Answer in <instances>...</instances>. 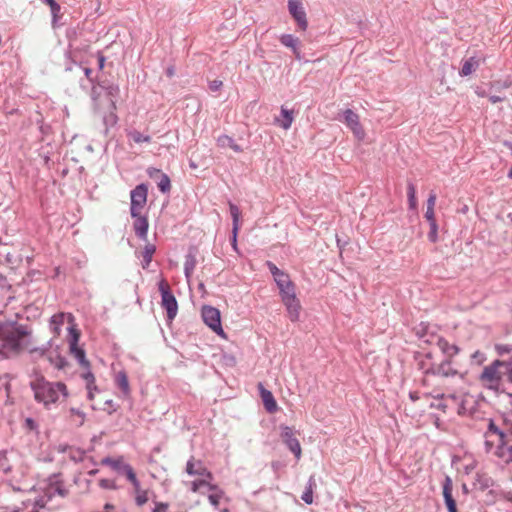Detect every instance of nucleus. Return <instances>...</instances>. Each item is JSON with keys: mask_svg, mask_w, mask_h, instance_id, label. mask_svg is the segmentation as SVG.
Segmentation results:
<instances>
[{"mask_svg": "<svg viewBox=\"0 0 512 512\" xmlns=\"http://www.w3.org/2000/svg\"><path fill=\"white\" fill-rule=\"evenodd\" d=\"M49 361L57 369H63L66 366V364H67L66 360L63 357L59 356V355H56L55 358L52 355H50L49 356Z\"/></svg>", "mask_w": 512, "mask_h": 512, "instance_id": "a19ab883", "label": "nucleus"}, {"mask_svg": "<svg viewBox=\"0 0 512 512\" xmlns=\"http://www.w3.org/2000/svg\"><path fill=\"white\" fill-rule=\"evenodd\" d=\"M87 390H88V398H89L90 400H92V399H93V397H94V391H96V390H97L96 385H92V387H87Z\"/></svg>", "mask_w": 512, "mask_h": 512, "instance_id": "13d9d810", "label": "nucleus"}, {"mask_svg": "<svg viewBox=\"0 0 512 512\" xmlns=\"http://www.w3.org/2000/svg\"><path fill=\"white\" fill-rule=\"evenodd\" d=\"M168 505L166 503H156L153 512H166Z\"/></svg>", "mask_w": 512, "mask_h": 512, "instance_id": "603ef678", "label": "nucleus"}, {"mask_svg": "<svg viewBox=\"0 0 512 512\" xmlns=\"http://www.w3.org/2000/svg\"><path fill=\"white\" fill-rule=\"evenodd\" d=\"M135 219L134 221V230L137 236H139L142 239H145L147 237V231H148V221L146 217L142 216L141 213L133 217Z\"/></svg>", "mask_w": 512, "mask_h": 512, "instance_id": "aec40b11", "label": "nucleus"}, {"mask_svg": "<svg viewBox=\"0 0 512 512\" xmlns=\"http://www.w3.org/2000/svg\"><path fill=\"white\" fill-rule=\"evenodd\" d=\"M428 237H429V239L432 242L436 241V239H437V227L435 229L431 227V231H430Z\"/></svg>", "mask_w": 512, "mask_h": 512, "instance_id": "4d7b16f0", "label": "nucleus"}, {"mask_svg": "<svg viewBox=\"0 0 512 512\" xmlns=\"http://www.w3.org/2000/svg\"><path fill=\"white\" fill-rule=\"evenodd\" d=\"M0 289L1 290H10L11 289V285L9 284L6 277L2 273H0Z\"/></svg>", "mask_w": 512, "mask_h": 512, "instance_id": "3c124183", "label": "nucleus"}, {"mask_svg": "<svg viewBox=\"0 0 512 512\" xmlns=\"http://www.w3.org/2000/svg\"><path fill=\"white\" fill-rule=\"evenodd\" d=\"M503 369L504 376L507 381L512 384V357L509 360H504Z\"/></svg>", "mask_w": 512, "mask_h": 512, "instance_id": "4c0bfd02", "label": "nucleus"}, {"mask_svg": "<svg viewBox=\"0 0 512 512\" xmlns=\"http://www.w3.org/2000/svg\"><path fill=\"white\" fill-rule=\"evenodd\" d=\"M74 317L71 314H65V313H59L55 314L51 317L50 320V329L53 331L55 335H59L61 331V326L67 322L69 324L68 331H69V347L70 352L75 356V358L78 360L79 364L85 368L89 367V362L87 361L85 357V352L83 349L78 347V341L80 337V333L75 328V325L73 323Z\"/></svg>", "mask_w": 512, "mask_h": 512, "instance_id": "7ed1b4c3", "label": "nucleus"}, {"mask_svg": "<svg viewBox=\"0 0 512 512\" xmlns=\"http://www.w3.org/2000/svg\"><path fill=\"white\" fill-rule=\"evenodd\" d=\"M343 121L349 127L354 136L362 140L365 136V132L359 122V117L356 113H354L352 110L347 109L343 112Z\"/></svg>", "mask_w": 512, "mask_h": 512, "instance_id": "f8f14e48", "label": "nucleus"}, {"mask_svg": "<svg viewBox=\"0 0 512 512\" xmlns=\"http://www.w3.org/2000/svg\"><path fill=\"white\" fill-rule=\"evenodd\" d=\"M71 458L73 460H80L82 458V453L80 451H71Z\"/></svg>", "mask_w": 512, "mask_h": 512, "instance_id": "bf43d9fd", "label": "nucleus"}, {"mask_svg": "<svg viewBox=\"0 0 512 512\" xmlns=\"http://www.w3.org/2000/svg\"><path fill=\"white\" fill-rule=\"evenodd\" d=\"M443 497L445 500L446 506L452 505L455 503V500L452 496V480L450 477H446L443 483Z\"/></svg>", "mask_w": 512, "mask_h": 512, "instance_id": "cd10ccee", "label": "nucleus"}, {"mask_svg": "<svg viewBox=\"0 0 512 512\" xmlns=\"http://www.w3.org/2000/svg\"><path fill=\"white\" fill-rule=\"evenodd\" d=\"M503 364L504 360L496 359L491 364L483 368L482 372L478 377V380L482 387L494 393H499L503 391Z\"/></svg>", "mask_w": 512, "mask_h": 512, "instance_id": "39448f33", "label": "nucleus"}, {"mask_svg": "<svg viewBox=\"0 0 512 512\" xmlns=\"http://www.w3.org/2000/svg\"><path fill=\"white\" fill-rule=\"evenodd\" d=\"M494 455L505 464H512V442L506 440L497 444Z\"/></svg>", "mask_w": 512, "mask_h": 512, "instance_id": "dca6fc26", "label": "nucleus"}, {"mask_svg": "<svg viewBox=\"0 0 512 512\" xmlns=\"http://www.w3.org/2000/svg\"><path fill=\"white\" fill-rule=\"evenodd\" d=\"M280 42L288 47V48H291L295 57L297 59H300L301 58V54H300V51H299V48H298V44H299V40L297 38H295L293 35L291 34H283L281 37H280Z\"/></svg>", "mask_w": 512, "mask_h": 512, "instance_id": "412c9836", "label": "nucleus"}, {"mask_svg": "<svg viewBox=\"0 0 512 512\" xmlns=\"http://www.w3.org/2000/svg\"><path fill=\"white\" fill-rule=\"evenodd\" d=\"M281 439L287 445L288 449L295 455L297 459L301 457V446L295 432L288 426L281 427Z\"/></svg>", "mask_w": 512, "mask_h": 512, "instance_id": "9d476101", "label": "nucleus"}, {"mask_svg": "<svg viewBox=\"0 0 512 512\" xmlns=\"http://www.w3.org/2000/svg\"><path fill=\"white\" fill-rule=\"evenodd\" d=\"M36 401L43 403L46 408L66 398L67 388L62 382H48L42 376H37L30 382Z\"/></svg>", "mask_w": 512, "mask_h": 512, "instance_id": "f03ea898", "label": "nucleus"}, {"mask_svg": "<svg viewBox=\"0 0 512 512\" xmlns=\"http://www.w3.org/2000/svg\"><path fill=\"white\" fill-rule=\"evenodd\" d=\"M185 471L188 475L195 478L194 480L184 482L194 493L204 494L203 487L210 485V482L214 479L212 473L205 467L203 462L193 457L187 461Z\"/></svg>", "mask_w": 512, "mask_h": 512, "instance_id": "20e7f679", "label": "nucleus"}, {"mask_svg": "<svg viewBox=\"0 0 512 512\" xmlns=\"http://www.w3.org/2000/svg\"><path fill=\"white\" fill-rule=\"evenodd\" d=\"M47 503V500L43 498L37 499L35 501H27L22 503V512H39V508H43Z\"/></svg>", "mask_w": 512, "mask_h": 512, "instance_id": "a878e982", "label": "nucleus"}, {"mask_svg": "<svg viewBox=\"0 0 512 512\" xmlns=\"http://www.w3.org/2000/svg\"><path fill=\"white\" fill-rule=\"evenodd\" d=\"M98 63H99V67L103 68L104 67V63H105V58L103 56H99L98 57Z\"/></svg>", "mask_w": 512, "mask_h": 512, "instance_id": "69168bd1", "label": "nucleus"}, {"mask_svg": "<svg viewBox=\"0 0 512 512\" xmlns=\"http://www.w3.org/2000/svg\"><path fill=\"white\" fill-rule=\"evenodd\" d=\"M279 288L281 298H285L295 294V286L290 280L288 274L280 275L274 280Z\"/></svg>", "mask_w": 512, "mask_h": 512, "instance_id": "f3484780", "label": "nucleus"}, {"mask_svg": "<svg viewBox=\"0 0 512 512\" xmlns=\"http://www.w3.org/2000/svg\"><path fill=\"white\" fill-rule=\"evenodd\" d=\"M84 72H85V75L89 78L90 77V74L92 73L91 69L89 68H84Z\"/></svg>", "mask_w": 512, "mask_h": 512, "instance_id": "774afa93", "label": "nucleus"}, {"mask_svg": "<svg viewBox=\"0 0 512 512\" xmlns=\"http://www.w3.org/2000/svg\"><path fill=\"white\" fill-rule=\"evenodd\" d=\"M489 100H490V102H492L493 104H495V103H498V102L503 101V98H502V97H500V96H495V95H493V96H490V97H489Z\"/></svg>", "mask_w": 512, "mask_h": 512, "instance_id": "052dcab7", "label": "nucleus"}, {"mask_svg": "<svg viewBox=\"0 0 512 512\" xmlns=\"http://www.w3.org/2000/svg\"><path fill=\"white\" fill-rule=\"evenodd\" d=\"M217 145L221 148H231L235 152L239 153L242 151V148L235 143V141L227 135H221L217 138Z\"/></svg>", "mask_w": 512, "mask_h": 512, "instance_id": "393cba45", "label": "nucleus"}, {"mask_svg": "<svg viewBox=\"0 0 512 512\" xmlns=\"http://www.w3.org/2000/svg\"><path fill=\"white\" fill-rule=\"evenodd\" d=\"M267 267L269 268L271 274L273 275L274 280L279 278L280 275H284L285 274V272L280 270L274 263H272L270 261L267 262Z\"/></svg>", "mask_w": 512, "mask_h": 512, "instance_id": "37998d69", "label": "nucleus"}, {"mask_svg": "<svg viewBox=\"0 0 512 512\" xmlns=\"http://www.w3.org/2000/svg\"><path fill=\"white\" fill-rule=\"evenodd\" d=\"M44 3L49 5L50 9L57 3L55 0H42Z\"/></svg>", "mask_w": 512, "mask_h": 512, "instance_id": "0e129e2a", "label": "nucleus"}, {"mask_svg": "<svg viewBox=\"0 0 512 512\" xmlns=\"http://www.w3.org/2000/svg\"><path fill=\"white\" fill-rule=\"evenodd\" d=\"M492 436L497 437V444H500L502 442H505V435L503 432H501L493 422L489 423L488 431L485 434L486 440H485V448L487 452H490L492 448L494 447V442L490 440L489 438Z\"/></svg>", "mask_w": 512, "mask_h": 512, "instance_id": "a211bd4d", "label": "nucleus"}, {"mask_svg": "<svg viewBox=\"0 0 512 512\" xmlns=\"http://www.w3.org/2000/svg\"><path fill=\"white\" fill-rule=\"evenodd\" d=\"M456 397L455 395H441L440 397H434L433 400L430 403L431 408L440 409L445 411L448 407L449 401H455Z\"/></svg>", "mask_w": 512, "mask_h": 512, "instance_id": "5701e85b", "label": "nucleus"}, {"mask_svg": "<svg viewBox=\"0 0 512 512\" xmlns=\"http://www.w3.org/2000/svg\"><path fill=\"white\" fill-rule=\"evenodd\" d=\"M83 378L86 381V387H92V385H95V377L90 371L84 373Z\"/></svg>", "mask_w": 512, "mask_h": 512, "instance_id": "09e8293b", "label": "nucleus"}, {"mask_svg": "<svg viewBox=\"0 0 512 512\" xmlns=\"http://www.w3.org/2000/svg\"><path fill=\"white\" fill-rule=\"evenodd\" d=\"M158 173H160V171L157 170V169H154V168H151V169L148 170V174H149L150 177H154V175H156Z\"/></svg>", "mask_w": 512, "mask_h": 512, "instance_id": "680f3d73", "label": "nucleus"}, {"mask_svg": "<svg viewBox=\"0 0 512 512\" xmlns=\"http://www.w3.org/2000/svg\"><path fill=\"white\" fill-rule=\"evenodd\" d=\"M313 485H315V481L313 479V477H310L309 479V483H308V487L306 489V491L303 493L302 495V500L307 503V504H311L313 502V491H312V487Z\"/></svg>", "mask_w": 512, "mask_h": 512, "instance_id": "c9c22d12", "label": "nucleus"}, {"mask_svg": "<svg viewBox=\"0 0 512 512\" xmlns=\"http://www.w3.org/2000/svg\"><path fill=\"white\" fill-rule=\"evenodd\" d=\"M281 115L283 116V119H277L276 121L283 129L288 130L291 127L294 119L293 112L286 108H282Z\"/></svg>", "mask_w": 512, "mask_h": 512, "instance_id": "c756f323", "label": "nucleus"}, {"mask_svg": "<svg viewBox=\"0 0 512 512\" xmlns=\"http://www.w3.org/2000/svg\"><path fill=\"white\" fill-rule=\"evenodd\" d=\"M237 234L238 232H235V230L232 229V247L235 251H237Z\"/></svg>", "mask_w": 512, "mask_h": 512, "instance_id": "6e6d98bb", "label": "nucleus"}, {"mask_svg": "<svg viewBox=\"0 0 512 512\" xmlns=\"http://www.w3.org/2000/svg\"><path fill=\"white\" fill-rule=\"evenodd\" d=\"M282 301L287 309L290 320L297 321L300 316L301 306L296 294L282 298Z\"/></svg>", "mask_w": 512, "mask_h": 512, "instance_id": "2eb2a0df", "label": "nucleus"}, {"mask_svg": "<svg viewBox=\"0 0 512 512\" xmlns=\"http://www.w3.org/2000/svg\"><path fill=\"white\" fill-rule=\"evenodd\" d=\"M261 397H262L264 406L267 409V411L274 412L277 408L276 401H275L272 393L268 390H265L262 386H261Z\"/></svg>", "mask_w": 512, "mask_h": 512, "instance_id": "b1692460", "label": "nucleus"}, {"mask_svg": "<svg viewBox=\"0 0 512 512\" xmlns=\"http://www.w3.org/2000/svg\"><path fill=\"white\" fill-rule=\"evenodd\" d=\"M60 10H61V7L58 3H56L55 6H53L51 8V13H52V17H53V26H55L58 21Z\"/></svg>", "mask_w": 512, "mask_h": 512, "instance_id": "de8ad7c7", "label": "nucleus"}, {"mask_svg": "<svg viewBox=\"0 0 512 512\" xmlns=\"http://www.w3.org/2000/svg\"><path fill=\"white\" fill-rule=\"evenodd\" d=\"M137 491V496H136V502L139 506H142L143 504H145L147 501H148V496H147V493L145 491L143 492H140L139 489H135Z\"/></svg>", "mask_w": 512, "mask_h": 512, "instance_id": "49530a36", "label": "nucleus"}, {"mask_svg": "<svg viewBox=\"0 0 512 512\" xmlns=\"http://www.w3.org/2000/svg\"><path fill=\"white\" fill-rule=\"evenodd\" d=\"M424 342L428 344L435 343L437 347L448 357H453L459 351L458 347L455 345H450L445 339L431 335L429 338L424 339Z\"/></svg>", "mask_w": 512, "mask_h": 512, "instance_id": "ddd939ff", "label": "nucleus"}, {"mask_svg": "<svg viewBox=\"0 0 512 512\" xmlns=\"http://www.w3.org/2000/svg\"><path fill=\"white\" fill-rule=\"evenodd\" d=\"M30 331L26 326H0V355L5 358L17 355L28 347Z\"/></svg>", "mask_w": 512, "mask_h": 512, "instance_id": "f257e3e1", "label": "nucleus"}, {"mask_svg": "<svg viewBox=\"0 0 512 512\" xmlns=\"http://www.w3.org/2000/svg\"><path fill=\"white\" fill-rule=\"evenodd\" d=\"M115 381H116L118 388L121 389V391L123 392V394L125 396H127L130 392L127 375L124 372H119L116 375Z\"/></svg>", "mask_w": 512, "mask_h": 512, "instance_id": "7c9ffc66", "label": "nucleus"}, {"mask_svg": "<svg viewBox=\"0 0 512 512\" xmlns=\"http://www.w3.org/2000/svg\"><path fill=\"white\" fill-rule=\"evenodd\" d=\"M102 463L111 466L118 473L124 474L127 477V479L132 483L133 487L138 490L140 484L130 465L124 463L121 459L115 460L111 458H104L102 460Z\"/></svg>", "mask_w": 512, "mask_h": 512, "instance_id": "6e6552de", "label": "nucleus"}, {"mask_svg": "<svg viewBox=\"0 0 512 512\" xmlns=\"http://www.w3.org/2000/svg\"><path fill=\"white\" fill-rule=\"evenodd\" d=\"M229 208H230V214L233 219V230H235V232H238L240 229V215H241L240 210L233 203H229Z\"/></svg>", "mask_w": 512, "mask_h": 512, "instance_id": "2f4dec72", "label": "nucleus"}, {"mask_svg": "<svg viewBox=\"0 0 512 512\" xmlns=\"http://www.w3.org/2000/svg\"><path fill=\"white\" fill-rule=\"evenodd\" d=\"M408 202L410 209L415 210L417 208L416 190L412 183L408 184Z\"/></svg>", "mask_w": 512, "mask_h": 512, "instance_id": "f704fd0d", "label": "nucleus"}, {"mask_svg": "<svg viewBox=\"0 0 512 512\" xmlns=\"http://www.w3.org/2000/svg\"><path fill=\"white\" fill-rule=\"evenodd\" d=\"M195 265H196V260H195L194 256H192L190 254L187 255L185 263H184V272H185V275L187 278H189L191 276V274L193 273Z\"/></svg>", "mask_w": 512, "mask_h": 512, "instance_id": "72a5a7b5", "label": "nucleus"}, {"mask_svg": "<svg viewBox=\"0 0 512 512\" xmlns=\"http://www.w3.org/2000/svg\"><path fill=\"white\" fill-rule=\"evenodd\" d=\"M155 252V247L151 244L149 245H146L145 246V249H144V252H143V257H144V261H145V266L149 265V263L151 262V259H152V255L154 254Z\"/></svg>", "mask_w": 512, "mask_h": 512, "instance_id": "ea45409f", "label": "nucleus"}, {"mask_svg": "<svg viewBox=\"0 0 512 512\" xmlns=\"http://www.w3.org/2000/svg\"><path fill=\"white\" fill-rule=\"evenodd\" d=\"M202 318L204 323L210 327L216 334L223 335L224 331L221 326L220 311L212 306H203Z\"/></svg>", "mask_w": 512, "mask_h": 512, "instance_id": "1a4fd4ad", "label": "nucleus"}, {"mask_svg": "<svg viewBox=\"0 0 512 512\" xmlns=\"http://www.w3.org/2000/svg\"><path fill=\"white\" fill-rule=\"evenodd\" d=\"M432 373L441 377H452L457 375L458 371L451 367L449 360H445L435 368H432Z\"/></svg>", "mask_w": 512, "mask_h": 512, "instance_id": "6ab92c4d", "label": "nucleus"}, {"mask_svg": "<svg viewBox=\"0 0 512 512\" xmlns=\"http://www.w3.org/2000/svg\"><path fill=\"white\" fill-rule=\"evenodd\" d=\"M66 493H67L66 490L64 488H62L61 485L51 484L46 492V495H47L48 499H51L56 494H58L61 497H65Z\"/></svg>", "mask_w": 512, "mask_h": 512, "instance_id": "473e14b6", "label": "nucleus"}, {"mask_svg": "<svg viewBox=\"0 0 512 512\" xmlns=\"http://www.w3.org/2000/svg\"><path fill=\"white\" fill-rule=\"evenodd\" d=\"M114 509V506L112 504H105L104 506V512H111Z\"/></svg>", "mask_w": 512, "mask_h": 512, "instance_id": "e2e57ef3", "label": "nucleus"}, {"mask_svg": "<svg viewBox=\"0 0 512 512\" xmlns=\"http://www.w3.org/2000/svg\"><path fill=\"white\" fill-rule=\"evenodd\" d=\"M479 63H480V61L478 59H476L475 57H470L463 63L462 68L460 70V75L461 76L470 75L473 71H475L477 69V67L479 66Z\"/></svg>", "mask_w": 512, "mask_h": 512, "instance_id": "bb28decb", "label": "nucleus"}, {"mask_svg": "<svg viewBox=\"0 0 512 512\" xmlns=\"http://www.w3.org/2000/svg\"><path fill=\"white\" fill-rule=\"evenodd\" d=\"M129 137L135 143L150 142V140H151L150 136L143 135L142 133H140L136 130L129 132Z\"/></svg>", "mask_w": 512, "mask_h": 512, "instance_id": "e433bc0d", "label": "nucleus"}, {"mask_svg": "<svg viewBox=\"0 0 512 512\" xmlns=\"http://www.w3.org/2000/svg\"><path fill=\"white\" fill-rule=\"evenodd\" d=\"M170 179L167 175L165 174H162L161 175V179L160 181L158 182V188L160 189V191L162 192H168L170 190Z\"/></svg>", "mask_w": 512, "mask_h": 512, "instance_id": "58836bf2", "label": "nucleus"}, {"mask_svg": "<svg viewBox=\"0 0 512 512\" xmlns=\"http://www.w3.org/2000/svg\"><path fill=\"white\" fill-rule=\"evenodd\" d=\"M495 351L499 356H503L512 352V346L507 344H496Z\"/></svg>", "mask_w": 512, "mask_h": 512, "instance_id": "79ce46f5", "label": "nucleus"}, {"mask_svg": "<svg viewBox=\"0 0 512 512\" xmlns=\"http://www.w3.org/2000/svg\"><path fill=\"white\" fill-rule=\"evenodd\" d=\"M472 360L476 362V364L478 365H481L482 363H484L486 361V356L484 353L480 352V351H475L472 356H471Z\"/></svg>", "mask_w": 512, "mask_h": 512, "instance_id": "a18cd8bd", "label": "nucleus"}, {"mask_svg": "<svg viewBox=\"0 0 512 512\" xmlns=\"http://www.w3.org/2000/svg\"><path fill=\"white\" fill-rule=\"evenodd\" d=\"M203 490L205 491L204 494L208 493V500L210 504L214 508L218 509L221 500L224 499V491L220 489L216 484H213L212 482H210V485L204 486Z\"/></svg>", "mask_w": 512, "mask_h": 512, "instance_id": "4468645a", "label": "nucleus"}, {"mask_svg": "<svg viewBox=\"0 0 512 512\" xmlns=\"http://www.w3.org/2000/svg\"><path fill=\"white\" fill-rule=\"evenodd\" d=\"M10 376L8 374L0 376V390L9 389Z\"/></svg>", "mask_w": 512, "mask_h": 512, "instance_id": "8fccbe9b", "label": "nucleus"}, {"mask_svg": "<svg viewBox=\"0 0 512 512\" xmlns=\"http://www.w3.org/2000/svg\"><path fill=\"white\" fill-rule=\"evenodd\" d=\"M99 485L103 489H116L115 481L111 479H101Z\"/></svg>", "mask_w": 512, "mask_h": 512, "instance_id": "c03bdc74", "label": "nucleus"}, {"mask_svg": "<svg viewBox=\"0 0 512 512\" xmlns=\"http://www.w3.org/2000/svg\"><path fill=\"white\" fill-rule=\"evenodd\" d=\"M436 203V194L431 193L427 200V209L425 213V218L429 221L430 227L436 228L435 214H434V206Z\"/></svg>", "mask_w": 512, "mask_h": 512, "instance_id": "4be33fe9", "label": "nucleus"}, {"mask_svg": "<svg viewBox=\"0 0 512 512\" xmlns=\"http://www.w3.org/2000/svg\"><path fill=\"white\" fill-rule=\"evenodd\" d=\"M221 86H222V81H220V80H214V81L210 82V89L212 91L219 90Z\"/></svg>", "mask_w": 512, "mask_h": 512, "instance_id": "864d4df0", "label": "nucleus"}, {"mask_svg": "<svg viewBox=\"0 0 512 512\" xmlns=\"http://www.w3.org/2000/svg\"><path fill=\"white\" fill-rule=\"evenodd\" d=\"M148 188L145 184L137 185L130 193L132 217L138 216L147 202Z\"/></svg>", "mask_w": 512, "mask_h": 512, "instance_id": "0eeeda50", "label": "nucleus"}, {"mask_svg": "<svg viewBox=\"0 0 512 512\" xmlns=\"http://www.w3.org/2000/svg\"><path fill=\"white\" fill-rule=\"evenodd\" d=\"M109 109H110L109 113L104 115V117H103V123L106 127V130H108L109 127L114 126L118 120L116 114L114 113V110H115V101L114 100H111Z\"/></svg>", "mask_w": 512, "mask_h": 512, "instance_id": "c85d7f7f", "label": "nucleus"}, {"mask_svg": "<svg viewBox=\"0 0 512 512\" xmlns=\"http://www.w3.org/2000/svg\"><path fill=\"white\" fill-rule=\"evenodd\" d=\"M447 509H448L449 512L455 510L456 509V502L454 504H452V505L447 506Z\"/></svg>", "mask_w": 512, "mask_h": 512, "instance_id": "338daca9", "label": "nucleus"}, {"mask_svg": "<svg viewBox=\"0 0 512 512\" xmlns=\"http://www.w3.org/2000/svg\"><path fill=\"white\" fill-rule=\"evenodd\" d=\"M288 10L300 29L305 30L308 26L306 12L300 0H288Z\"/></svg>", "mask_w": 512, "mask_h": 512, "instance_id": "9b49d317", "label": "nucleus"}, {"mask_svg": "<svg viewBox=\"0 0 512 512\" xmlns=\"http://www.w3.org/2000/svg\"><path fill=\"white\" fill-rule=\"evenodd\" d=\"M159 291L161 293V305L166 310L168 319L172 320L178 311L176 298L171 293L168 283L164 280L159 283Z\"/></svg>", "mask_w": 512, "mask_h": 512, "instance_id": "423d86ee", "label": "nucleus"}, {"mask_svg": "<svg viewBox=\"0 0 512 512\" xmlns=\"http://www.w3.org/2000/svg\"><path fill=\"white\" fill-rule=\"evenodd\" d=\"M119 93V88L117 86H112L109 88V96L111 97L110 101Z\"/></svg>", "mask_w": 512, "mask_h": 512, "instance_id": "5fc2aeb1", "label": "nucleus"}]
</instances>
